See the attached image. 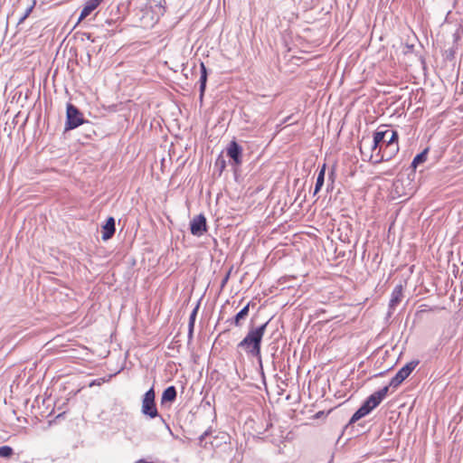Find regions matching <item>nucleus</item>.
Masks as SVG:
<instances>
[{
  "mask_svg": "<svg viewBox=\"0 0 463 463\" xmlns=\"http://www.w3.org/2000/svg\"><path fill=\"white\" fill-rule=\"evenodd\" d=\"M194 328V327H191V326H188V337H189L190 339L193 337Z\"/></svg>",
  "mask_w": 463,
  "mask_h": 463,
  "instance_id": "393cba45",
  "label": "nucleus"
},
{
  "mask_svg": "<svg viewBox=\"0 0 463 463\" xmlns=\"http://www.w3.org/2000/svg\"><path fill=\"white\" fill-rule=\"evenodd\" d=\"M198 309H199V303L196 305V307L193 309V311L190 314L188 326H191V327H194L195 318L197 316Z\"/></svg>",
  "mask_w": 463,
  "mask_h": 463,
  "instance_id": "412c9836",
  "label": "nucleus"
},
{
  "mask_svg": "<svg viewBox=\"0 0 463 463\" xmlns=\"http://www.w3.org/2000/svg\"><path fill=\"white\" fill-rule=\"evenodd\" d=\"M141 412L150 419L159 418L160 421L171 431L169 425L159 414L156 404V393L154 387L145 392L142 398Z\"/></svg>",
  "mask_w": 463,
  "mask_h": 463,
  "instance_id": "20e7f679",
  "label": "nucleus"
},
{
  "mask_svg": "<svg viewBox=\"0 0 463 463\" xmlns=\"http://www.w3.org/2000/svg\"><path fill=\"white\" fill-rule=\"evenodd\" d=\"M190 231L194 236L201 237L207 232V221L201 213L194 216L190 222Z\"/></svg>",
  "mask_w": 463,
  "mask_h": 463,
  "instance_id": "6e6552de",
  "label": "nucleus"
},
{
  "mask_svg": "<svg viewBox=\"0 0 463 463\" xmlns=\"http://www.w3.org/2000/svg\"><path fill=\"white\" fill-rule=\"evenodd\" d=\"M14 454V449L7 445L0 447V457L2 458H10Z\"/></svg>",
  "mask_w": 463,
  "mask_h": 463,
  "instance_id": "6ab92c4d",
  "label": "nucleus"
},
{
  "mask_svg": "<svg viewBox=\"0 0 463 463\" xmlns=\"http://www.w3.org/2000/svg\"><path fill=\"white\" fill-rule=\"evenodd\" d=\"M325 175H326V164L323 165L321 169L319 170L317 176V182L315 185L314 190V195H316L322 188L325 183Z\"/></svg>",
  "mask_w": 463,
  "mask_h": 463,
  "instance_id": "a211bd4d",
  "label": "nucleus"
},
{
  "mask_svg": "<svg viewBox=\"0 0 463 463\" xmlns=\"http://www.w3.org/2000/svg\"><path fill=\"white\" fill-rule=\"evenodd\" d=\"M388 391L389 386H384L367 397L360 408L353 414L348 424L352 425L363 417L368 415L385 399Z\"/></svg>",
  "mask_w": 463,
  "mask_h": 463,
  "instance_id": "7ed1b4c3",
  "label": "nucleus"
},
{
  "mask_svg": "<svg viewBox=\"0 0 463 463\" xmlns=\"http://www.w3.org/2000/svg\"><path fill=\"white\" fill-rule=\"evenodd\" d=\"M216 165H220V167H221V171H222V169H224V167H225V161H224V159H222V158H220V157H219V158L217 159V161H216Z\"/></svg>",
  "mask_w": 463,
  "mask_h": 463,
  "instance_id": "5701e85b",
  "label": "nucleus"
},
{
  "mask_svg": "<svg viewBox=\"0 0 463 463\" xmlns=\"http://www.w3.org/2000/svg\"><path fill=\"white\" fill-rule=\"evenodd\" d=\"M428 153H429V148H425L422 152H420V154L416 155V156L413 158L411 164V167L413 169V170H416L417 166L420 164H423L424 162H426L427 160V157H428Z\"/></svg>",
  "mask_w": 463,
  "mask_h": 463,
  "instance_id": "f3484780",
  "label": "nucleus"
},
{
  "mask_svg": "<svg viewBox=\"0 0 463 463\" xmlns=\"http://www.w3.org/2000/svg\"><path fill=\"white\" fill-rule=\"evenodd\" d=\"M403 298V286L402 284H398L394 287L392 294L391 299L388 306L387 317H391L396 307L401 303Z\"/></svg>",
  "mask_w": 463,
  "mask_h": 463,
  "instance_id": "9d476101",
  "label": "nucleus"
},
{
  "mask_svg": "<svg viewBox=\"0 0 463 463\" xmlns=\"http://www.w3.org/2000/svg\"><path fill=\"white\" fill-rule=\"evenodd\" d=\"M94 384H96V381H95V380L90 383V386L91 387V386H93Z\"/></svg>",
  "mask_w": 463,
  "mask_h": 463,
  "instance_id": "bb28decb",
  "label": "nucleus"
},
{
  "mask_svg": "<svg viewBox=\"0 0 463 463\" xmlns=\"http://www.w3.org/2000/svg\"><path fill=\"white\" fill-rule=\"evenodd\" d=\"M250 302L243 307L232 318L229 319L228 322L234 325L237 327L242 326L243 321L249 316Z\"/></svg>",
  "mask_w": 463,
  "mask_h": 463,
  "instance_id": "ddd939ff",
  "label": "nucleus"
},
{
  "mask_svg": "<svg viewBox=\"0 0 463 463\" xmlns=\"http://www.w3.org/2000/svg\"><path fill=\"white\" fill-rule=\"evenodd\" d=\"M270 319L258 326H250L244 338L237 345L249 356L257 358L261 363V343Z\"/></svg>",
  "mask_w": 463,
  "mask_h": 463,
  "instance_id": "f257e3e1",
  "label": "nucleus"
},
{
  "mask_svg": "<svg viewBox=\"0 0 463 463\" xmlns=\"http://www.w3.org/2000/svg\"><path fill=\"white\" fill-rule=\"evenodd\" d=\"M419 364L418 360H413L407 363L402 366L397 373L392 378L389 383V387L397 388L410 374L413 372L416 366Z\"/></svg>",
  "mask_w": 463,
  "mask_h": 463,
  "instance_id": "0eeeda50",
  "label": "nucleus"
},
{
  "mask_svg": "<svg viewBox=\"0 0 463 463\" xmlns=\"http://www.w3.org/2000/svg\"><path fill=\"white\" fill-rule=\"evenodd\" d=\"M212 434V428H208L200 437H199V443L201 446H203V441Z\"/></svg>",
  "mask_w": 463,
  "mask_h": 463,
  "instance_id": "4be33fe9",
  "label": "nucleus"
},
{
  "mask_svg": "<svg viewBox=\"0 0 463 463\" xmlns=\"http://www.w3.org/2000/svg\"><path fill=\"white\" fill-rule=\"evenodd\" d=\"M399 152V145L396 142L392 141L390 145L386 146H381L373 153V164H379L383 161H389L392 159L395 155Z\"/></svg>",
  "mask_w": 463,
  "mask_h": 463,
  "instance_id": "423d86ee",
  "label": "nucleus"
},
{
  "mask_svg": "<svg viewBox=\"0 0 463 463\" xmlns=\"http://www.w3.org/2000/svg\"><path fill=\"white\" fill-rule=\"evenodd\" d=\"M177 392L175 386H168L164 390L161 397V403L164 404L165 402H174L176 399Z\"/></svg>",
  "mask_w": 463,
  "mask_h": 463,
  "instance_id": "dca6fc26",
  "label": "nucleus"
},
{
  "mask_svg": "<svg viewBox=\"0 0 463 463\" xmlns=\"http://www.w3.org/2000/svg\"><path fill=\"white\" fill-rule=\"evenodd\" d=\"M200 72H201V75H200V79H199V84H200L199 90H200V99L202 100L203 98V95H204L205 89H206L207 77H208L207 69L203 62H201V64H200Z\"/></svg>",
  "mask_w": 463,
  "mask_h": 463,
  "instance_id": "2eb2a0df",
  "label": "nucleus"
},
{
  "mask_svg": "<svg viewBox=\"0 0 463 463\" xmlns=\"http://www.w3.org/2000/svg\"><path fill=\"white\" fill-rule=\"evenodd\" d=\"M229 277H230V272L222 279V287L225 286V284L227 283V281L229 279Z\"/></svg>",
  "mask_w": 463,
  "mask_h": 463,
  "instance_id": "b1692460",
  "label": "nucleus"
},
{
  "mask_svg": "<svg viewBox=\"0 0 463 463\" xmlns=\"http://www.w3.org/2000/svg\"><path fill=\"white\" fill-rule=\"evenodd\" d=\"M84 123V118L80 109L71 103L67 104L65 130H71Z\"/></svg>",
  "mask_w": 463,
  "mask_h": 463,
  "instance_id": "39448f33",
  "label": "nucleus"
},
{
  "mask_svg": "<svg viewBox=\"0 0 463 463\" xmlns=\"http://www.w3.org/2000/svg\"><path fill=\"white\" fill-rule=\"evenodd\" d=\"M146 8L153 14V19L159 20L165 13V0H148Z\"/></svg>",
  "mask_w": 463,
  "mask_h": 463,
  "instance_id": "9b49d317",
  "label": "nucleus"
},
{
  "mask_svg": "<svg viewBox=\"0 0 463 463\" xmlns=\"http://www.w3.org/2000/svg\"><path fill=\"white\" fill-rule=\"evenodd\" d=\"M103 0H88L81 10V13L79 17V22L85 19L89 16L92 11H94L102 2Z\"/></svg>",
  "mask_w": 463,
  "mask_h": 463,
  "instance_id": "4468645a",
  "label": "nucleus"
},
{
  "mask_svg": "<svg viewBox=\"0 0 463 463\" xmlns=\"http://www.w3.org/2000/svg\"><path fill=\"white\" fill-rule=\"evenodd\" d=\"M384 373H385L384 372H382V373H379L375 374L374 376L375 377L383 376Z\"/></svg>",
  "mask_w": 463,
  "mask_h": 463,
  "instance_id": "a878e982",
  "label": "nucleus"
},
{
  "mask_svg": "<svg viewBox=\"0 0 463 463\" xmlns=\"http://www.w3.org/2000/svg\"><path fill=\"white\" fill-rule=\"evenodd\" d=\"M34 5H35V2H33L30 6H28V7L25 9L24 13V14L19 17V19H18V24H23V23L25 21V19H26V18L30 15V14L32 13V11H33V9Z\"/></svg>",
  "mask_w": 463,
  "mask_h": 463,
  "instance_id": "aec40b11",
  "label": "nucleus"
},
{
  "mask_svg": "<svg viewBox=\"0 0 463 463\" xmlns=\"http://www.w3.org/2000/svg\"><path fill=\"white\" fill-rule=\"evenodd\" d=\"M242 147L235 141L232 140L227 148V156L232 160L233 165H241L242 163Z\"/></svg>",
  "mask_w": 463,
  "mask_h": 463,
  "instance_id": "1a4fd4ad",
  "label": "nucleus"
},
{
  "mask_svg": "<svg viewBox=\"0 0 463 463\" xmlns=\"http://www.w3.org/2000/svg\"><path fill=\"white\" fill-rule=\"evenodd\" d=\"M116 232V221L114 217H109L102 226V240L108 241L113 237Z\"/></svg>",
  "mask_w": 463,
  "mask_h": 463,
  "instance_id": "f8f14e48",
  "label": "nucleus"
},
{
  "mask_svg": "<svg viewBox=\"0 0 463 463\" xmlns=\"http://www.w3.org/2000/svg\"><path fill=\"white\" fill-rule=\"evenodd\" d=\"M399 136L396 130H392L388 128L387 126L382 125L378 127V128L373 133V138L372 144L369 146L370 153L365 154L364 144V141L360 146V151L364 156H368L369 160L373 158V153L376 152L378 148L383 146H386L390 145L392 141L398 143Z\"/></svg>",
  "mask_w": 463,
  "mask_h": 463,
  "instance_id": "f03ea898",
  "label": "nucleus"
}]
</instances>
